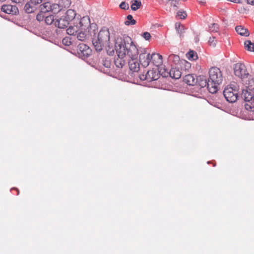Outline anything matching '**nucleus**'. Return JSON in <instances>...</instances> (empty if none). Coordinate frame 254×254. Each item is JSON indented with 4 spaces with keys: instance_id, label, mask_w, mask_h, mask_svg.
Masks as SVG:
<instances>
[{
    "instance_id": "bb28decb",
    "label": "nucleus",
    "mask_w": 254,
    "mask_h": 254,
    "mask_svg": "<svg viewBox=\"0 0 254 254\" xmlns=\"http://www.w3.org/2000/svg\"><path fill=\"white\" fill-rule=\"evenodd\" d=\"M245 48L250 51L254 52V43L250 40L246 41L244 43Z\"/></svg>"
},
{
    "instance_id": "f257e3e1",
    "label": "nucleus",
    "mask_w": 254,
    "mask_h": 254,
    "mask_svg": "<svg viewBox=\"0 0 254 254\" xmlns=\"http://www.w3.org/2000/svg\"><path fill=\"white\" fill-rule=\"evenodd\" d=\"M115 49L117 54L120 57L127 56L130 59H137L139 49L134 44L128 36L117 37L115 39Z\"/></svg>"
},
{
    "instance_id": "f704fd0d",
    "label": "nucleus",
    "mask_w": 254,
    "mask_h": 254,
    "mask_svg": "<svg viewBox=\"0 0 254 254\" xmlns=\"http://www.w3.org/2000/svg\"><path fill=\"white\" fill-rule=\"evenodd\" d=\"M175 27L176 30H177L178 33L181 35L182 33L184 32V26L180 23H176L175 24Z\"/></svg>"
},
{
    "instance_id": "dca6fc26",
    "label": "nucleus",
    "mask_w": 254,
    "mask_h": 254,
    "mask_svg": "<svg viewBox=\"0 0 254 254\" xmlns=\"http://www.w3.org/2000/svg\"><path fill=\"white\" fill-rule=\"evenodd\" d=\"M242 96L246 102H249L251 104L253 102L254 99V93L249 91L248 90H244L242 92Z\"/></svg>"
},
{
    "instance_id": "412c9836",
    "label": "nucleus",
    "mask_w": 254,
    "mask_h": 254,
    "mask_svg": "<svg viewBox=\"0 0 254 254\" xmlns=\"http://www.w3.org/2000/svg\"><path fill=\"white\" fill-rule=\"evenodd\" d=\"M76 15V13L74 10L69 9L64 16L69 22L75 18Z\"/></svg>"
},
{
    "instance_id": "f8f14e48",
    "label": "nucleus",
    "mask_w": 254,
    "mask_h": 254,
    "mask_svg": "<svg viewBox=\"0 0 254 254\" xmlns=\"http://www.w3.org/2000/svg\"><path fill=\"white\" fill-rule=\"evenodd\" d=\"M69 21L63 16L60 18L56 20L54 25L59 28H65L69 24Z\"/></svg>"
},
{
    "instance_id": "de8ad7c7",
    "label": "nucleus",
    "mask_w": 254,
    "mask_h": 254,
    "mask_svg": "<svg viewBox=\"0 0 254 254\" xmlns=\"http://www.w3.org/2000/svg\"><path fill=\"white\" fill-rule=\"evenodd\" d=\"M184 63H185L186 64H188V65H190V64L187 62H186V61H184Z\"/></svg>"
},
{
    "instance_id": "f3484780",
    "label": "nucleus",
    "mask_w": 254,
    "mask_h": 254,
    "mask_svg": "<svg viewBox=\"0 0 254 254\" xmlns=\"http://www.w3.org/2000/svg\"><path fill=\"white\" fill-rule=\"evenodd\" d=\"M169 73L171 78L176 79L180 78L182 75L181 70L177 66L172 67Z\"/></svg>"
},
{
    "instance_id": "20e7f679",
    "label": "nucleus",
    "mask_w": 254,
    "mask_h": 254,
    "mask_svg": "<svg viewBox=\"0 0 254 254\" xmlns=\"http://www.w3.org/2000/svg\"><path fill=\"white\" fill-rule=\"evenodd\" d=\"M233 70L235 75L240 78L242 81L249 76L245 65L241 63L235 64L233 66Z\"/></svg>"
},
{
    "instance_id": "79ce46f5",
    "label": "nucleus",
    "mask_w": 254,
    "mask_h": 254,
    "mask_svg": "<svg viewBox=\"0 0 254 254\" xmlns=\"http://www.w3.org/2000/svg\"><path fill=\"white\" fill-rule=\"evenodd\" d=\"M142 36H143V37L145 40H148L151 38L150 34L149 32H144L143 35H142Z\"/></svg>"
},
{
    "instance_id": "e433bc0d",
    "label": "nucleus",
    "mask_w": 254,
    "mask_h": 254,
    "mask_svg": "<svg viewBox=\"0 0 254 254\" xmlns=\"http://www.w3.org/2000/svg\"><path fill=\"white\" fill-rule=\"evenodd\" d=\"M219 29V25L217 23H213L209 26V30L212 32H217Z\"/></svg>"
},
{
    "instance_id": "a18cd8bd",
    "label": "nucleus",
    "mask_w": 254,
    "mask_h": 254,
    "mask_svg": "<svg viewBox=\"0 0 254 254\" xmlns=\"http://www.w3.org/2000/svg\"><path fill=\"white\" fill-rule=\"evenodd\" d=\"M246 1L248 4L254 5V0H244V2Z\"/></svg>"
},
{
    "instance_id": "4be33fe9",
    "label": "nucleus",
    "mask_w": 254,
    "mask_h": 254,
    "mask_svg": "<svg viewBox=\"0 0 254 254\" xmlns=\"http://www.w3.org/2000/svg\"><path fill=\"white\" fill-rule=\"evenodd\" d=\"M118 57L115 59L114 63L118 68H122L125 64L126 61L124 59L125 57H120L117 54Z\"/></svg>"
},
{
    "instance_id": "423d86ee",
    "label": "nucleus",
    "mask_w": 254,
    "mask_h": 254,
    "mask_svg": "<svg viewBox=\"0 0 254 254\" xmlns=\"http://www.w3.org/2000/svg\"><path fill=\"white\" fill-rule=\"evenodd\" d=\"M223 95L227 101L230 103L236 102L238 99V90L232 87H227L223 91Z\"/></svg>"
},
{
    "instance_id": "c03bdc74",
    "label": "nucleus",
    "mask_w": 254,
    "mask_h": 254,
    "mask_svg": "<svg viewBox=\"0 0 254 254\" xmlns=\"http://www.w3.org/2000/svg\"><path fill=\"white\" fill-rule=\"evenodd\" d=\"M43 0H30V1L36 5L39 3H41Z\"/></svg>"
},
{
    "instance_id": "39448f33",
    "label": "nucleus",
    "mask_w": 254,
    "mask_h": 254,
    "mask_svg": "<svg viewBox=\"0 0 254 254\" xmlns=\"http://www.w3.org/2000/svg\"><path fill=\"white\" fill-rule=\"evenodd\" d=\"M138 55L140 64L144 67L147 66L151 62V56L148 50L143 48H140Z\"/></svg>"
},
{
    "instance_id": "49530a36",
    "label": "nucleus",
    "mask_w": 254,
    "mask_h": 254,
    "mask_svg": "<svg viewBox=\"0 0 254 254\" xmlns=\"http://www.w3.org/2000/svg\"><path fill=\"white\" fill-rule=\"evenodd\" d=\"M197 0L200 3H204L205 2V0Z\"/></svg>"
},
{
    "instance_id": "a878e982",
    "label": "nucleus",
    "mask_w": 254,
    "mask_h": 254,
    "mask_svg": "<svg viewBox=\"0 0 254 254\" xmlns=\"http://www.w3.org/2000/svg\"><path fill=\"white\" fill-rule=\"evenodd\" d=\"M131 2V9L133 11H136L140 8L142 5L140 0H132Z\"/></svg>"
},
{
    "instance_id": "473e14b6",
    "label": "nucleus",
    "mask_w": 254,
    "mask_h": 254,
    "mask_svg": "<svg viewBox=\"0 0 254 254\" xmlns=\"http://www.w3.org/2000/svg\"><path fill=\"white\" fill-rule=\"evenodd\" d=\"M77 31V27L76 26H69L66 29V33L69 35H74Z\"/></svg>"
},
{
    "instance_id": "0eeeda50",
    "label": "nucleus",
    "mask_w": 254,
    "mask_h": 254,
    "mask_svg": "<svg viewBox=\"0 0 254 254\" xmlns=\"http://www.w3.org/2000/svg\"><path fill=\"white\" fill-rule=\"evenodd\" d=\"M159 77L160 74L159 73L157 69L154 68L148 70L145 74H142L139 75V78L141 80H146L149 82L157 80Z\"/></svg>"
},
{
    "instance_id": "c756f323",
    "label": "nucleus",
    "mask_w": 254,
    "mask_h": 254,
    "mask_svg": "<svg viewBox=\"0 0 254 254\" xmlns=\"http://www.w3.org/2000/svg\"><path fill=\"white\" fill-rule=\"evenodd\" d=\"M88 38H89V37L88 36L87 33H85L84 32L82 31L78 33L77 36V38L78 39V40L81 41H85Z\"/></svg>"
},
{
    "instance_id": "72a5a7b5",
    "label": "nucleus",
    "mask_w": 254,
    "mask_h": 254,
    "mask_svg": "<svg viewBox=\"0 0 254 254\" xmlns=\"http://www.w3.org/2000/svg\"><path fill=\"white\" fill-rule=\"evenodd\" d=\"M187 56L188 59L189 60H195V59H196L197 58V56L196 53L193 51H190L187 54Z\"/></svg>"
},
{
    "instance_id": "6ab92c4d",
    "label": "nucleus",
    "mask_w": 254,
    "mask_h": 254,
    "mask_svg": "<svg viewBox=\"0 0 254 254\" xmlns=\"http://www.w3.org/2000/svg\"><path fill=\"white\" fill-rule=\"evenodd\" d=\"M79 24L82 30H86L90 25L91 24L90 23V18L88 16H83L81 18Z\"/></svg>"
},
{
    "instance_id": "c9c22d12",
    "label": "nucleus",
    "mask_w": 254,
    "mask_h": 254,
    "mask_svg": "<svg viewBox=\"0 0 254 254\" xmlns=\"http://www.w3.org/2000/svg\"><path fill=\"white\" fill-rule=\"evenodd\" d=\"M102 65L106 68H110L111 65V61L107 59H104L102 61Z\"/></svg>"
},
{
    "instance_id": "1a4fd4ad",
    "label": "nucleus",
    "mask_w": 254,
    "mask_h": 254,
    "mask_svg": "<svg viewBox=\"0 0 254 254\" xmlns=\"http://www.w3.org/2000/svg\"><path fill=\"white\" fill-rule=\"evenodd\" d=\"M43 8L47 12H51L53 13H57L61 11L59 3H51L49 2H45L43 4Z\"/></svg>"
},
{
    "instance_id": "2eb2a0df",
    "label": "nucleus",
    "mask_w": 254,
    "mask_h": 254,
    "mask_svg": "<svg viewBox=\"0 0 254 254\" xmlns=\"http://www.w3.org/2000/svg\"><path fill=\"white\" fill-rule=\"evenodd\" d=\"M98 26L96 23H91V25L86 29V30H87V33L88 37H96V34L98 32Z\"/></svg>"
},
{
    "instance_id": "5701e85b",
    "label": "nucleus",
    "mask_w": 254,
    "mask_h": 254,
    "mask_svg": "<svg viewBox=\"0 0 254 254\" xmlns=\"http://www.w3.org/2000/svg\"><path fill=\"white\" fill-rule=\"evenodd\" d=\"M236 32L240 35L244 36H248L249 32L247 29L245 28L242 26H237L235 28Z\"/></svg>"
},
{
    "instance_id": "58836bf2",
    "label": "nucleus",
    "mask_w": 254,
    "mask_h": 254,
    "mask_svg": "<svg viewBox=\"0 0 254 254\" xmlns=\"http://www.w3.org/2000/svg\"><path fill=\"white\" fill-rule=\"evenodd\" d=\"M217 40L215 37H210L208 43L210 46L214 47L216 44Z\"/></svg>"
},
{
    "instance_id": "9d476101",
    "label": "nucleus",
    "mask_w": 254,
    "mask_h": 254,
    "mask_svg": "<svg viewBox=\"0 0 254 254\" xmlns=\"http://www.w3.org/2000/svg\"><path fill=\"white\" fill-rule=\"evenodd\" d=\"M1 11L9 14H16L18 13V9L16 5L4 4L1 6Z\"/></svg>"
},
{
    "instance_id": "393cba45",
    "label": "nucleus",
    "mask_w": 254,
    "mask_h": 254,
    "mask_svg": "<svg viewBox=\"0 0 254 254\" xmlns=\"http://www.w3.org/2000/svg\"><path fill=\"white\" fill-rule=\"evenodd\" d=\"M59 3L62 10L68 8L71 5V1L70 0H60Z\"/></svg>"
},
{
    "instance_id": "7ed1b4c3",
    "label": "nucleus",
    "mask_w": 254,
    "mask_h": 254,
    "mask_svg": "<svg viewBox=\"0 0 254 254\" xmlns=\"http://www.w3.org/2000/svg\"><path fill=\"white\" fill-rule=\"evenodd\" d=\"M110 40V33L107 28H102L97 36L92 38V43L97 51H101L104 44L108 43Z\"/></svg>"
},
{
    "instance_id": "37998d69",
    "label": "nucleus",
    "mask_w": 254,
    "mask_h": 254,
    "mask_svg": "<svg viewBox=\"0 0 254 254\" xmlns=\"http://www.w3.org/2000/svg\"><path fill=\"white\" fill-rule=\"evenodd\" d=\"M63 43L65 45L69 46L71 44V42L68 38H65L63 39Z\"/></svg>"
},
{
    "instance_id": "cd10ccee",
    "label": "nucleus",
    "mask_w": 254,
    "mask_h": 254,
    "mask_svg": "<svg viewBox=\"0 0 254 254\" xmlns=\"http://www.w3.org/2000/svg\"><path fill=\"white\" fill-rule=\"evenodd\" d=\"M168 60L169 62L177 64L180 62V57L178 55L171 54L168 57Z\"/></svg>"
},
{
    "instance_id": "f03ea898",
    "label": "nucleus",
    "mask_w": 254,
    "mask_h": 254,
    "mask_svg": "<svg viewBox=\"0 0 254 254\" xmlns=\"http://www.w3.org/2000/svg\"><path fill=\"white\" fill-rule=\"evenodd\" d=\"M208 73L210 93H216L223 80L222 72L220 68L214 66L209 69Z\"/></svg>"
},
{
    "instance_id": "a19ab883",
    "label": "nucleus",
    "mask_w": 254,
    "mask_h": 254,
    "mask_svg": "<svg viewBox=\"0 0 254 254\" xmlns=\"http://www.w3.org/2000/svg\"><path fill=\"white\" fill-rule=\"evenodd\" d=\"M249 102L246 103L245 104V108L248 110V111H254V106H252L251 105L249 104Z\"/></svg>"
},
{
    "instance_id": "a211bd4d",
    "label": "nucleus",
    "mask_w": 254,
    "mask_h": 254,
    "mask_svg": "<svg viewBox=\"0 0 254 254\" xmlns=\"http://www.w3.org/2000/svg\"><path fill=\"white\" fill-rule=\"evenodd\" d=\"M128 65L130 70L133 72H137L139 70V64L137 59H130L128 61Z\"/></svg>"
},
{
    "instance_id": "4c0bfd02",
    "label": "nucleus",
    "mask_w": 254,
    "mask_h": 254,
    "mask_svg": "<svg viewBox=\"0 0 254 254\" xmlns=\"http://www.w3.org/2000/svg\"><path fill=\"white\" fill-rule=\"evenodd\" d=\"M187 16V13L185 11H179L177 12V16L179 17V18L183 19H185Z\"/></svg>"
},
{
    "instance_id": "b1692460",
    "label": "nucleus",
    "mask_w": 254,
    "mask_h": 254,
    "mask_svg": "<svg viewBox=\"0 0 254 254\" xmlns=\"http://www.w3.org/2000/svg\"><path fill=\"white\" fill-rule=\"evenodd\" d=\"M41 11H40L36 16V19L39 21H42L45 20L47 10H44L43 8V4L41 5Z\"/></svg>"
},
{
    "instance_id": "ea45409f",
    "label": "nucleus",
    "mask_w": 254,
    "mask_h": 254,
    "mask_svg": "<svg viewBox=\"0 0 254 254\" xmlns=\"http://www.w3.org/2000/svg\"><path fill=\"white\" fill-rule=\"evenodd\" d=\"M120 7L121 9H123L124 10H127L129 9V5H128V3H126L125 1H123L120 4Z\"/></svg>"
},
{
    "instance_id": "6e6552de",
    "label": "nucleus",
    "mask_w": 254,
    "mask_h": 254,
    "mask_svg": "<svg viewBox=\"0 0 254 254\" xmlns=\"http://www.w3.org/2000/svg\"><path fill=\"white\" fill-rule=\"evenodd\" d=\"M91 49L86 44L81 43L77 47V54L79 57L85 59L88 57L91 54Z\"/></svg>"
},
{
    "instance_id": "9b49d317",
    "label": "nucleus",
    "mask_w": 254,
    "mask_h": 254,
    "mask_svg": "<svg viewBox=\"0 0 254 254\" xmlns=\"http://www.w3.org/2000/svg\"><path fill=\"white\" fill-rule=\"evenodd\" d=\"M154 65L158 67L163 64L162 56L158 53H153L151 56V62Z\"/></svg>"
},
{
    "instance_id": "c85d7f7f",
    "label": "nucleus",
    "mask_w": 254,
    "mask_h": 254,
    "mask_svg": "<svg viewBox=\"0 0 254 254\" xmlns=\"http://www.w3.org/2000/svg\"><path fill=\"white\" fill-rule=\"evenodd\" d=\"M56 20L54 19V16L52 15H48L46 13L45 22L47 25H51L53 24L54 25V23Z\"/></svg>"
},
{
    "instance_id": "ddd939ff",
    "label": "nucleus",
    "mask_w": 254,
    "mask_h": 254,
    "mask_svg": "<svg viewBox=\"0 0 254 254\" xmlns=\"http://www.w3.org/2000/svg\"><path fill=\"white\" fill-rule=\"evenodd\" d=\"M197 81L196 76L192 74H187L184 78V81L189 85L196 84Z\"/></svg>"
},
{
    "instance_id": "7c9ffc66",
    "label": "nucleus",
    "mask_w": 254,
    "mask_h": 254,
    "mask_svg": "<svg viewBox=\"0 0 254 254\" xmlns=\"http://www.w3.org/2000/svg\"><path fill=\"white\" fill-rule=\"evenodd\" d=\"M247 78H248V83H246V84L248 85V87L249 88L250 90L254 89V78L249 75V76Z\"/></svg>"
},
{
    "instance_id": "2f4dec72",
    "label": "nucleus",
    "mask_w": 254,
    "mask_h": 254,
    "mask_svg": "<svg viewBox=\"0 0 254 254\" xmlns=\"http://www.w3.org/2000/svg\"><path fill=\"white\" fill-rule=\"evenodd\" d=\"M127 18V20L125 22L126 25H134L136 23V21L133 19L131 15H128Z\"/></svg>"
},
{
    "instance_id": "aec40b11",
    "label": "nucleus",
    "mask_w": 254,
    "mask_h": 254,
    "mask_svg": "<svg viewBox=\"0 0 254 254\" xmlns=\"http://www.w3.org/2000/svg\"><path fill=\"white\" fill-rule=\"evenodd\" d=\"M36 5L34 3L28 1L24 6V10L28 13H31L36 9Z\"/></svg>"
},
{
    "instance_id": "4468645a",
    "label": "nucleus",
    "mask_w": 254,
    "mask_h": 254,
    "mask_svg": "<svg viewBox=\"0 0 254 254\" xmlns=\"http://www.w3.org/2000/svg\"><path fill=\"white\" fill-rule=\"evenodd\" d=\"M197 83L200 87H204L207 86L208 90L210 92V88L209 86V80L207 81L206 78L204 75H199L196 78Z\"/></svg>"
}]
</instances>
